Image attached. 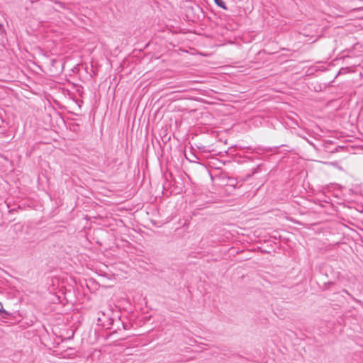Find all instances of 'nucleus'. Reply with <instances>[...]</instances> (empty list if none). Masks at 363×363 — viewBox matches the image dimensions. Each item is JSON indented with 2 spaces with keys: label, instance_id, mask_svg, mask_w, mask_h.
<instances>
[{
  "label": "nucleus",
  "instance_id": "nucleus-1",
  "mask_svg": "<svg viewBox=\"0 0 363 363\" xmlns=\"http://www.w3.org/2000/svg\"><path fill=\"white\" fill-rule=\"evenodd\" d=\"M215 4L223 9H227L225 4L223 0H214Z\"/></svg>",
  "mask_w": 363,
  "mask_h": 363
},
{
  "label": "nucleus",
  "instance_id": "nucleus-2",
  "mask_svg": "<svg viewBox=\"0 0 363 363\" xmlns=\"http://www.w3.org/2000/svg\"><path fill=\"white\" fill-rule=\"evenodd\" d=\"M2 313H4V314H6L8 315V312L6 311L4 308H3V305L2 303L0 302V314H2Z\"/></svg>",
  "mask_w": 363,
  "mask_h": 363
},
{
  "label": "nucleus",
  "instance_id": "nucleus-3",
  "mask_svg": "<svg viewBox=\"0 0 363 363\" xmlns=\"http://www.w3.org/2000/svg\"><path fill=\"white\" fill-rule=\"evenodd\" d=\"M98 320H99V322H101V318L99 317V318H98Z\"/></svg>",
  "mask_w": 363,
  "mask_h": 363
}]
</instances>
